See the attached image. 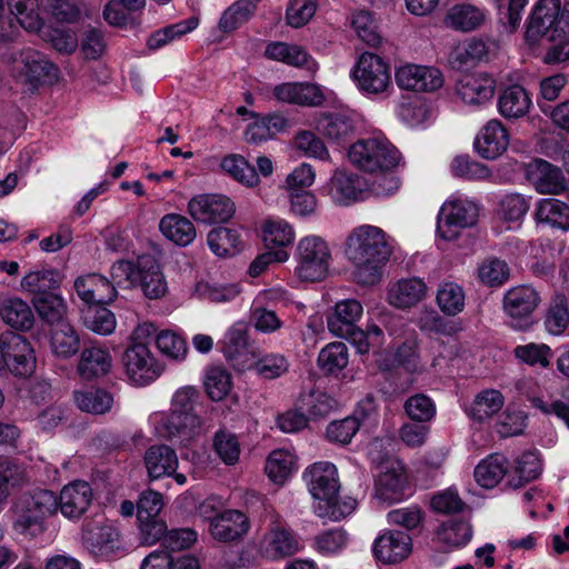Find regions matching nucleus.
Masks as SVG:
<instances>
[{
  "mask_svg": "<svg viewBox=\"0 0 569 569\" xmlns=\"http://www.w3.org/2000/svg\"><path fill=\"white\" fill-rule=\"evenodd\" d=\"M515 472L518 476V480H515V478L509 480L510 487L515 489L536 479L541 472L538 455L533 451L522 453L516 462Z\"/></svg>",
  "mask_w": 569,
  "mask_h": 569,
  "instance_id": "obj_61",
  "label": "nucleus"
},
{
  "mask_svg": "<svg viewBox=\"0 0 569 569\" xmlns=\"http://www.w3.org/2000/svg\"><path fill=\"white\" fill-rule=\"evenodd\" d=\"M30 482L27 466L19 459L0 456V512L13 491L21 490Z\"/></svg>",
  "mask_w": 569,
  "mask_h": 569,
  "instance_id": "obj_22",
  "label": "nucleus"
},
{
  "mask_svg": "<svg viewBox=\"0 0 569 569\" xmlns=\"http://www.w3.org/2000/svg\"><path fill=\"white\" fill-rule=\"evenodd\" d=\"M396 82L401 89L431 92L442 87L443 77L437 68L406 64L397 69Z\"/></svg>",
  "mask_w": 569,
  "mask_h": 569,
  "instance_id": "obj_13",
  "label": "nucleus"
},
{
  "mask_svg": "<svg viewBox=\"0 0 569 569\" xmlns=\"http://www.w3.org/2000/svg\"><path fill=\"white\" fill-rule=\"evenodd\" d=\"M74 400L80 410L93 415L106 413L113 403L112 395L103 389L77 391L74 392Z\"/></svg>",
  "mask_w": 569,
  "mask_h": 569,
  "instance_id": "obj_52",
  "label": "nucleus"
},
{
  "mask_svg": "<svg viewBox=\"0 0 569 569\" xmlns=\"http://www.w3.org/2000/svg\"><path fill=\"white\" fill-rule=\"evenodd\" d=\"M351 78L361 92L377 96L386 92L391 83L390 67L378 54L363 52L351 69Z\"/></svg>",
  "mask_w": 569,
  "mask_h": 569,
  "instance_id": "obj_8",
  "label": "nucleus"
},
{
  "mask_svg": "<svg viewBox=\"0 0 569 569\" xmlns=\"http://www.w3.org/2000/svg\"><path fill=\"white\" fill-rule=\"evenodd\" d=\"M263 555L269 559L290 557L301 549L296 533L280 523H273L261 543Z\"/></svg>",
  "mask_w": 569,
  "mask_h": 569,
  "instance_id": "obj_24",
  "label": "nucleus"
},
{
  "mask_svg": "<svg viewBox=\"0 0 569 569\" xmlns=\"http://www.w3.org/2000/svg\"><path fill=\"white\" fill-rule=\"evenodd\" d=\"M12 62L18 77L32 87L51 81L58 76V68L43 53L31 48L14 53Z\"/></svg>",
  "mask_w": 569,
  "mask_h": 569,
  "instance_id": "obj_11",
  "label": "nucleus"
},
{
  "mask_svg": "<svg viewBox=\"0 0 569 569\" xmlns=\"http://www.w3.org/2000/svg\"><path fill=\"white\" fill-rule=\"evenodd\" d=\"M507 473V459L501 455H491L475 469V479L483 488H493Z\"/></svg>",
  "mask_w": 569,
  "mask_h": 569,
  "instance_id": "obj_48",
  "label": "nucleus"
},
{
  "mask_svg": "<svg viewBox=\"0 0 569 569\" xmlns=\"http://www.w3.org/2000/svg\"><path fill=\"white\" fill-rule=\"evenodd\" d=\"M13 529L23 536L36 537L46 529L44 519L58 510L57 496L46 489L21 493L12 503Z\"/></svg>",
  "mask_w": 569,
  "mask_h": 569,
  "instance_id": "obj_3",
  "label": "nucleus"
},
{
  "mask_svg": "<svg viewBox=\"0 0 569 569\" xmlns=\"http://www.w3.org/2000/svg\"><path fill=\"white\" fill-rule=\"evenodd\" d=\"M541 302L540 292L529 284L510 288L503 296V311L510 318V326L526 331L533 325L532 315Z\"/></svg>",
  "mask_w": 569,
  "mask_h": 569,
  "instance_id": "obj_9",
  "label": "nucleus"
},
{
  "mask_svg": "<svg viewBox=\"0 0 569 569\" xmlns=\"http://www.w3.org/2000/svg\"><path fill=\"white\" fill-rule=\"evenodd\" d=\"M406 485L407 478L401 469H387L376 480L375 497L389 505L399 502L406 497Z\"/></svg>",
  "mask_w": 569,
  "mask_h": 569,
  "instance_id": "obj_37",
  "label": "nucleus"
},
{
  "mask_svg": "<svg viewBox=\"0 0 569 569\" xmlns=\"http://www.w3.org/2000/svg\"><path fill=\"white\" fill-rule=\"evenodd\" d=\"M2 320L16 330L28 331L33 327L34 316L30 306L19 298H10L0 306Z\"/></svg>",
  "mask_w": 569,
  "mask_h": 569,
  "instance_id": "obj_41",
  "label": "nucleus"
},
{
  "mask_svg": "<svg viewBox=\"0 0 569 569\" xmlns=\"http://www.w3.org/2000/svg\"><path fill=\"white\" fill-rule=\"evenodd\" d=\"M390 237L376 226L355 228L346 239V252L355 264V278L362 286H373L382 277V269L392 254Z\"/></svg>",
  "mask_w": 569,
  "mask_h": 569,
  "instance_id": "obj_1",
  "label": "nucleus"
},
{
  "mask_svg": "<svg viewBox=\"0 0 569 569\" xmlns=\"http://www.w3.org/2000/svg\"><path fill=\"white\" fill-rule=\"evenodd\" d=\"M337 406V401L318 389H310L302 392L299 398V407L313 418L328 416Z\"/></svg>",
  "mask_w": 569,
  "mask_h": 569,
  "instance_id": "obj_53",
  "label": "nucleus"
},
{
  "mask_svg": "<svg viewBox=\"0 0 569 569\" xmlns=\"http://www.w3.org/2000/svg\"><path fill=\"white\" fill-rule=\"evenodd\" d=\"M411 537L399 530L383 532L373 543L375 556L383 563L401 562L411 553Z\"/></svg>",
  "mask_w": 569,
  "mask_h": 569,
  "instance_id": "obj_19",
  "label": "nucleus"
},
{
  "mask_svg": "<svg viewBox=\"0 0 569 569\" xmlns=\"http://www.w3.org/2000/svg\"><path fill=\"white\" fill-rule=\"evenodd\" d=\"M31 302L38 316L49 326L54 327L67 322V303L64 299L56 291L49 295L32 298Z\"/></svg>",
  "mask_w": 569,
  "mask_h": 569,
  "instance_id": "obj_42",
  "label": "nucleus"
},
{
  "mask_svg": "<svg viewBox=\"0 0 569 569\" xmlns=\"http://www.w3.org/2000/svg\"><path fill=\"white\" fill-rule=\"evenodd\" d=\"M234 202L223 194H199L188 203V212L204 224L222 223L234 214Z\"/></svg>",
  "mask_w": 569,
  "mask_h": 569,
  "instance_id": "obj_12",
  "label": "nucleus"
},
{
  "mask_svg": "<svg viewBox=\"0 0 569 569\" xmlns=\"http://www.w3.org/2000/svg\"><path fill=\"white\" fill-rule=\"evenodd\" d=\"M560 0H539L530 16L526 38L530 43L556 41L566 33Z\"/></svg>",
  "mask_w": 569,
  "mask_h": 569,
  "instance_id": "obj_7",
  "label": "nucleus"
},
{
  "mask_svg": "<svg viewBox=\"0 0 569 569\" xmlns=\"http://www.w3.org/2000/svg\"><path fill=\"white\" fill-rule=\"evenodd\" d=\"M527 178L539 193L559 194L566 189L561 169L542 159L528 164Z\"/></svg>",
  "mask_w": 569,
  "mask_h": 569,
  "instance_id": "obj_21",
  "label": "nucleus"
},
{
  "mask_svg": "<svg viewBox=\"0 0 569 569\" xmlns=\"http://www.w3.org/2000/svg\"><path fill=\"white\" fill-rule=\"evenodd\" d=\"M363 308L356 299H346L335 306L333 313L327 317L329 331L335 335H346L362 316Z\"/></svg>",
  "mask_w": 569,
  "mask_h": 569,
  "instance_id": "obj_36",
  "label": "nucleus"
},
{
  "mask_svg": "<svg viewBox=\"0 0 569 569\" xmlns=\"http://www.w3.org/2000/svg\"><path fill=\"white\" fill-rule=\"evenodd\" d=\"M73 288L87 306L108 305L117 297L113 283L99 273H88L74 280Z\"/></svg>",
  "mask_w": 569,
  "mask_h": 569,
  "instance_id": "obj_17",
  "label": "nucleus"
},
{
  "mask_svg": "<svg viewBox=\"0 0 569 569\" xmlns=\"http://www.w3.org/2000/svg\"><path fill=\"white\" fill-rule=\"evenodd\" d=\"M375 410L373 398L368 396L365 400H362L355 415L347 417L342 420H336L328 425L327 427V438L331 442L338 443H349L353 436L360 428L361 421L358 415L361 412L362 416H368L370 412Z\"/></svg>",
  "mask_w": 569,
  "mask_h": 569,
  "instance_id": "obj_33",
  "label": "nucleus"
},
{
  "mask_svg": "<svg viewBox=\"0 0 569 569\" xmlns=\"http://www.w3.org/2000/svg\"><path fill=\"white\" fill-rule=\"evenodd\" d=\"M121 360L127 377L139 386L150 383L162 372L161 366L147 343H130Z\"/></svg>",
  "mask_w": 569,
  "mask_h": 569,
  "instance_id": "obj_10",
  "label": "nucleus"
},
{
  "mask_svg": "<svg viewBox=\"0 0 569 569\" xmlns=\"http://www.w3.org/2000/svg\"><path fill=\"white\" fill-rule=\"evenodd\" d=\"M531 100L523 87L513 84L502 91L498 100L500 114L506 119L523 117L530 108Z\"/></svg>",
  "mask_w": 569,
  "mask_h": 569,
  "instance_id": "obj_40",
  "label": "nucleus"
},
{
  "mask_svg": "<svg viewBox=\"0 0 569 569\" xmlns=\"http://www.w3.org/2000/svg\"><path fill=\"white\" fill-rule=\"evenodd\" d=\"M502 393L495 389L483 390L478 393L470 406L469 415L477 421H485L499 412L503 407Z\"/></svg>",
  "mask_w": 569,
  "mask_h": 569,
  "instance_id": "obj_50",
  "label": "nucleus"
},
{
  "mask_svg": "<svg viewBox=\"0 0 569 569\" xmlns=\"http://www.w3.org/2000/svg\"><path fill=\"white\" fill-rule=\"evenodd\" d=\"M486 20L485 8L463 1L448 9L443 24L455 31L467 33L480 29Z\"/></svg>",
  "mask_w": 569,
  "mask_h": 569,
  "instance_id": "obj_25",
  "label": "nucleus"
},
{
  "mask_svg": "<svg viewBox=\"0 0 569 569\" xmlns=\"http://www.w3.org/2000/svg\"><path fill=\"white\" fill-rule=\"evenodd\" d=\"M439 539L455 548L467 545L472 538V528L465 519H451L442 522L438 529Z\"/></svg>",
  "mask_w": 569,
  "mask_h": 569,
  "instance_id": "obj_56",
  "label": "nucleus"
},
{
  "mask_svg": "<svg viewBox=\"0 0 569 569\" xmlns=\"http://www.w3.org/2000/svg\"><path fill=\"white\" fill-rule=\"evenodd\" d=\"M496 80L488 73L479 72L461 76L456 83V92L467 104L480 106L495 93Z\"/></svg>",
  "mask_w": 569,
  "mask_h": 569,
  "instance_id": "obj_18",
  "label": "nucleus"
},
{
  "mask_svg": "<svg viewBox=\"0 0 569 569\" xmlns=\"http://www.w3.org/2000/svg\"><path fill=\"white\" fill-rule=\"evenodd\" d=\"M161 233L180 247L189 246L197 236L191 220L179 213H168L159 222Z\"/></svg>",
  "mask_w": 569,
  "mask_h": 569,
  "instance_id": "obj_38",
  "label": "nucleus"
},
{
  "mask_svg": "<svg viewBox=\"0 0 569 569\" xmlns=\"http://www.w3.org/2000/svg\"><path fill=\"white\" fill-rule=\"evenodd\" d=\"M137 276L143 295L149 299H159L167 292V282L158 261L149 254L137 260Z\"/></svg>",
  "mask_w": 569,
  "mask_h": 569,
  "instance_id": "obj_28",
  "label": "nucleus"
},
{
  "mask_svg": "<svg viewBox=\"0 0 569 569\" xmlns=\"http://www.w3.org/2000/svg\"><path fill=\"white\" fill-rule=\"evenodd\" d=\"M317 130L330 140L340 141L353 133L355 126L343 113H325L317 121Z\"/></svg>",
  "mask_w": 569,
  "mask_h": 569,
  "instance_id": "obj_47",
  "label": "nucleus"
},
{
  "mask_svg": "<svg viewBox=\"0 0 569 569\" xmlns=\"http://www.w3.org/2000/svg\"><path fill=\"white\" fill-rule=\"evenodd\" d=\"M428 295L427 283L418 277L401 279L388 290V302L398 309H410Z\"/></svg>",
  "mask_w": 569,
  "mask_h": 569,
  "instance_id": "obj_27",
  "label": "nucleus"
},
{
  "mask_svg": "<svg viewBox=\"0 0 569 569\" xmlns=\"http://www.w3.org/2000/svg\"><path fill=\"white\" fill-rule=\"evenodd\" d=\"M509 134L499 120H490L478 133L475 148L485 159L493 160L508 148Z\"/></svg>",
  "mask_w": 569,
  "mask_h": 569,
  "instance_id": "obj_26",
  "label": "nucleus"
},
{
  "mask_svg": "<svg viewBox=\"0 0 569 569\" xmlns=\"http://www.w3.org/2000/svg\"><path fill=\"white\" fill-rule=\"evenodd\" d=\"M328 186L333 202L349 206L360 199L365 183L362 178L356 173L337 170Z\"/></svg>",
  "mask_w": 569,
  "mask_h": 569,
  "instance_id": "obj_31",
  "label": "nucleus"
},
{
  "mask_svg": "<svg viewBox=\"0 0 569 569\" xmlns=\"http://www.w3.org/2000/svg\"><path fill=\"white\" fill-rule=\"evenodd\" d=\"M112 366L110 352L101 347H84L78 362V373L84 380L106 376Z\"/></svg>",
  "mask_w": 569,
  "mask_h": 569,
  "instance_id": "obj_34",
  "label": "nucleus"
},
{
  "mask_svg": "<svg viewBox=\"0 0 569 569\" xmlns=\"http://www.w3.org/2000/svg\"><path fill=\"white\" fill-rule=\"evenodd\" d=\"M92 498L90 485L83 480H76L62 488L58 498V508L67 518H80L88 510Z\"/></svg>",
  "mask_w": 569,
  "mask_h": 569,
  "instance_id": "obj_23",
  "label": "nucleus"
},
{
  "mask_svg": "<svg viewBox=\"0 0 569 569\" xmlns=\"http://www.w3.org/2000/svg\"><path fill=\"white\" fill-rule=\"evenodd\" d=\"M248 368L264 379H276L288 371L289 362L283 355L268 353L248 365Z\"/></svg>",
  "mask_w": 569,
  "mask_h": 569,
  "instance_id": "obj_59",
  "label": "nucleus"
},
{
  "mask_svg": "<svg viewBox=\"0 0 569 569\" xmlns=\"http://www.w3.org/2000/svg\"><path fill=\"white\" fill-rule=\"evenodd\" d=\"M273 96L281 102L308 107H317L325 101L321 89L312 83H281L273 88Z\"/></svg>",
  "mask_w": 569,
  "mask_h": 569,
  "instance_id": "obj_30",
  "label": "nucleus"
},
{
  "mask_svg": "<svg viewBox=\"0 0 569 569\" xmlns=\"http://www.w3.org/2000/svg\"><path fill=\"white\" fill-rule=\"evenodd\" d=\"M496 47L495 41L482 37H471L456 44L448 56V63L455 70H468L488 58Z\"/></svg>",
  "mask_w": 569,
  "mask_h": 569,
  "instance_id": "obj_16",
  "label": "nucleus"
},
{
  "mask_svg": "<svg viewBox=\"0 0 569 569\" xmlns=\"http://www.w3.org/2000/svg\"><path fill=\"white\" fill-rule=\"evenodd\" d=\"M143 461L150 480L173 475L179 463L176 451L167 445L149 447L144 452Z\"/></svg>",
  "mask_w": 569,
  "mask_h": 569,
  "instance_id": "obj_32",
  "label": "nucleus"
},
{
  "mask_svg": "<svg viewBox=\"0 0 569 569\" xmlns=\"http://www.w3.org/2000/svg\"><path fill=\"white\" fill-rule=\"evenodd\" d=\"M263 241L267 247H286L293 241L292 227L279 218H269L262 226Z\"/></svg>",
  "mask_w": 569,
  "mask_h": 569,
  "instance_id": "obj_57",
  "label": "nucleus"
},
{
  "mask_svg": "<svg viewBox=\"0 0 569 569\" xmlns=\"http://www.w3.org/2000/svg\"><path fill=\"white\" fill-rule=\"evenodd\" d=\"M306 477L309 478L310 493L318 500L316 511L319 517L337 521L356 509V499L347 497L340 500L338 497L340 486L333 463L317 462L308 469Z\"/></svg>",
  "mask_w": 569,
  "mask_h": 569,
  "instance_id": "obj_2",
  "label": "nucleus"
},
{
  "mask_svg": "<svg viewBox=\"0 0 569 569\" xmlns=\"http://www.w3.org/2000/svg\"><path fill=\"white\" fill-rule=\"evenodd\" d=\"M254 121L248 124L244 137L248 143L260 144L277 134L283 132L289 124L288 119L281 113H269L261 116L259 113H251Z\"/></svg>",
  "mask_w": 569,
  "mask_h": 569,
  "instance_id": "obj_29",
  "label": "nucleus"
},
{
  "mask_svg": "<svg viewBox=\"0 0 569 569\" xmlns=\"http://www.w3.org/2000/svg\"><path fill=\"white\" fill-rule=\"evenodd\" d=\"M318 9V0H289L286 21L292 28L306 26Z\"/></svg>",
  "mask_w": 569,
  "mask_h": 569,
  "instance_id": "obj_64",
  "label": "nucleus"
},
{
  "mask_svg": "<svg viewBox=\"0 0 569 569\" xmlns=\"http://www.w3.org/2000/svg\"><path fill=\"white\" fill-rule=\"evenodd\" d=\"M247 516L238 510L229 509L214 515L209 525L211 536L222 542L237 541L249 530Z\"/></svg>",
  "mask_w": 569,
  "mask_h": 569,
  "instance_id": "obj_20",
  "label": "nucleus"
},
{
  "mask_svg": "<svg viewBox=\"0 0 569 569\" xmlns=\"http://www.w3.org/2000/svg\"><path fill=\"white\" fill-rule=\"evenodd\" d=\"M262 0H237L228 7L218 23L221 32H231L246 23L256 12L257 6Z\"/></svg>",
  "mask_w": 569,
  "mask_h": 569,
  "instance_id": "obj_45",
  "label": "nucleus"
},
{
  "mask_svg": "<svg viewBox=\"0 0 569 569\" xmlns=\"http://www.w3.org/2000/svg\"><path fill=\"white\" fill-rule=\"evenodd\" d=\"M81 349V339L68 321L52 327L50 331V350L61 360L74 357Z\"/></svg>",
  "mask_w": 569,
  "mask_h": 569,
  "instance_id": "obj_35",
  "label": "nucleus"
},
{
  "mask_svg": "<svg viewBox=\"0 0 569 569\" xmlns=\"http://www.w3.org/2000/svg\"><path fill=\"white\" fill-rule=\"evenodd\" d=\"M297 274L305 281H320L326 278L331 260L328 243L318 236H307L297 246Z\"/></svg>",
  "mask_w": 569,
  "mask_h": 569,
  "instance_id": "obj_5",
  "label": "nucleus"
},
{
  "mask_svg": "<svg viewBox=\"0 0 569 569\" xmlns=\"http://www.w3.org/2000/svg\"><path fill=\"white\" fill-rule=\"evenodd\" d=\"M203 385L208 397L213 401H220L232 388V376L222 367H210L206 372Z\"/></svg>",
  "mask_w": 569,
  "mask_h": 569,
  "instance_id": "obj_55",
  "label": "nucleus"
},
{
  "mask_svg": "<svg viewBox=\"0 0 569 569\" xmlns=\"http://www.w3.org/2000/svg\"><path fill=\"white\" fill-rule=\"evenodd\" d=\"M60 274L53 269L30 271L21 280L22 289L32 293V298L54 292L60 288Z\"/></svg>",
  "mask_w": 569,
  "mask_h": 569,
  "instance_id": "obj_44",
  "label": "nucleus"
},
{
  "mask_svg": "<svg viewBox=\"0 0 569 569\" xmlns=\"http://www.w3.org/2000/svg\"><path fill=\"white\" fill-rule=\"evenodd\" d=\"M7 4L10 13L16 17V23L24 30L33 32L41 29L38 0H7Z\"/></svg>",
  "mask_w": 569,
  "mask_h": 569,
  "instance_id": "obj_49",
  "label": "nucleus"
},
{
  "mask_svg": "<svg viewBox=\"0 0 569 569\" xmlns=\"http://www.w3.org/2000/svg\"><path fill=\"white\" fill-rule=\"evenodd\" d=\"M535 218L538 223L548 224L560 230H569V206L555 198L541 199L537 202Z\"/></svg>",
  "mask_w": 569,
  "mask_h": 569,
  "instance_id": "obj_39",
  "label": "nucleus"
},
{
  "mask_svg": "<svg viewBox=\"0 0 569 569\" xmlns=\"http://www.w3.org/2000/svg\"><path fill=\"white\" fill-rule=\"evenodd\" d=\"M198 26L196 18H190L186 21L178 22L176 24L168 26L163 29L153 32L147 41V46L151 50L159 49L167 44L169 41L177 37L183 36L187 32L192 31Z\"/></svg>",
  "mask_w": 569,
  "mask_h": 569,
  "instance_id": "obj_60",
  "label": "nucleus"
},
{
  "mask_svg": "<svg viewBox=\"0 0 569 569\" xmlns=\"http://www.w3.org/2000/svg\"><path fill=\"white\" fill-rule=\"evenodd\" d=\"M207 242L211 251L218 257L233 256L243 247L239 231L224 227L210 230Z\"/></svg>",
  "mask_w": 569,
  "mask_h": 569,
  "instance_id": "obj_43",
  "label": "nucleus"
},
{
  "mask_svg": "<svg viewBox=\"0 0 569 569\" xmlns=\"http://www.w3.org/2000/svg\"><path fill=\"white\" fill-rule=\"evenodd\" d=\"M465 300V290L460 284L452 281H445L439 284L436 301L446 316L453 317L462 312Z\"/></svg>",
  "mask_w": 569,
  "mask_h": 569,
  "instance_id": "obj_46",
  "label": "nucleus"
},
{
  "mask_svg": "<svg viewBox=\"0 0 569 569\" xmlns=\"http://www.w3.org/2000/svg\"><path fill=\"white\" fill-rule=\"evenodd\" d=\"M220 166L226 173L248 187L257 186L260 181L256 168L240 154L224 157Z\"/></svg>",
  "mask_w": 569,
  "mask_h": 569,
  "instance_id": "obj_51",
  "label": "nucleus"
},
{
  "mask_svg": "<svg viewBox=\"0 0 569 569\" xmlns=\"http://www.w3.org/2000/svg\"><path fill=\"white\" fill-rule=\"evenodd\" d=\"M509 267L498 258L486 259L478 268V277L489 287H499L509 279Z\"/></svg>",
  "mask_w": 569,
  "mask_h": 569,
  "instance_id": "obj_62",
  "label": "nucleus"
},
{
  "mask_svg": "<svg viewBox=\"0 0 569 569\" xmlns=\"http://www.w3.org/2000/svg\"><path fill=\"white\" fill-rule=\"evenodd\" d=\"M213 450L229 466L239 461L241 448L238 437L224 429L218 430L213 437Z\"/></svg>",
  "mask_w": 569,
  "mask_h": 569,
  "instance_id": "obj_58",
  "label": "nucleus"
},
{
  "mask_svg": "<svg viewBox=\"0 0 569 569\" xmlns=\"http://www.w3.org/2000/svg\"><path fill=\"white\" fill-rule=\"evenodd\" d=\"M162 437L187 445L201 432V420L197 413L170 411L162 416L159 427Z\"/></svg>",
  "mask_w": 569,
  "mask_h": 569,
  "instance_id": "obj_15",
  "label": "nucleus"
},
{
  "mask_svg": "<svg viewBox=\"0 0 569 569\" xmlns=\"http://www.w3.org/2000/svg\"><path fill=\"white\" fill-rule=\"evenodd\" d=\"M348 365V348L343 342H332L321 349L318 366L327 375H337Z\"/></svg>",
  "mask_w": 569,
  "mask_h": 569,
  "instance_id": "obj_54",
  "label": "nucleus"
},
{
  "mask_svg": "<svg viewBox=\"0 0 569 569\" xmlns=\"http://www.w3.org/2000/svg\"><path fill=\"white\" fill-rule=\"evenodd\" d=\"M478 217L479 206L475 201L466 198L449 199L440 209L437 232L443 240H455L462 229L475 226Z\"/></svg>",
  "mask_w": 569,
  "mask_h": 569,
  "instance_id": "obj_6",
  "label": "nucleus"
},
{
  "mask_svg": "<svg viewBox=\"0 0 569 569\" xmlns=\"http://www.w3.org/2000/svg\"><path fill=\"white\" fill-rule=\"evenodd\" d=\"M292 468V456L283 450H276L268 457L264 469L271 481L283 483L291 475Z\"/></svg>",
  "mask_w": 569,
  "mask_h": 569,
  "instance_id": "obj_63",
  "label": "nucleus"
},
{
  "mask_svg": "<svg viewBox=\"0 0 569 569\" xmlns=\"http://www.w3.org/2000/svg\"><path fill=\"white\" fill-rule=\"evenodd\" d=\"M350 161L367 172H387L399 163V151L380 138L362 139L353 143L348 152Z\"/></svg>",
  "mask_w": 569,
  "mask_h": 569,
  "instance_id": "obj_4",
  "label": "nucleus"
},
{
  "mask_svg": "<svg viewBox=\"0 0 569 569\" xmlns=\"http://www.w3.org/2000/svg\"><path fill=\"white\" fill-rule=\"evenodd\" d=\"M36 368L37 357L31 342L24 336L10 331L6 371L18 378H28Z\"/></svg>",
  "mask_w": 569,
  "mask_h": 569,
  "instance_id": "obj_14",
  "label": "nucleus"
}]
</instances>
